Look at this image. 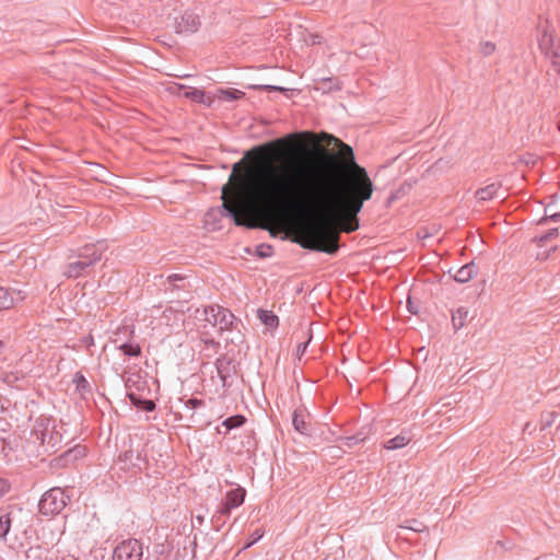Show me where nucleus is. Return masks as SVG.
Instances as JSON below:
<instances>
[{"instance_id": "e433bc0d", "label": "nucleus", "mask_w": 560, "mask_h": 560, "mask_svg": "<svg viewBox=\"0 0 560 560\" xmlns=\"http://www.w3.org/2000/svg\"><path fill=\"white\" fill-rule=\"evenodd\" d=\"M284 139H277V140H273V141H270V142H267L265 143L262 147H257L256 150H261V149H273L278 145H280L282 143Z\"/></svg>"}, {"instance_id": "5701e85b", "label": "nucleus", "mask_w": 560, "mask_h": 560, "mask_svg": "<svg viewBox=\"0 0 560 560\" xmlns=\"http://www.w3.org/2000/svg\"><path fill=\"white\" fill-rule=\"evenodd\" d=\"M13 301L9 290L0 287V311L10 308L13 305Z\"/></svg>"}, {"instance_id": "7c9ffc66", "label": "nucleus", "mask_w": 560, "mask_h": 560, "mask_svg": "<svg viewBox=\"0 0 560 560\" xmlns=\"http://www.w3.org/2000/svg\"><path fill=\"white\" fill-rule=\"evenodd\" d=\"M264 534L265 533L261 528H257L256 530H254L244 548L252 547L254 544H256L258 540L262 538Z\"/></svg>"}, {"instance_id": "c03bdc74", "label": "nucleus", "mask_w": 560, "mask_h": 560, "mask_svg": "<svg viewBox=\"0 0 560 560\" xmlns=\"http://www.w3.org/2000/svg\"><path fill=\"white\" fill-rule=\"evenodd\" d=\"M236 166H237V164H235V165H234L233 172H235ZM234 176H235V174H234V173H232V174H231V176H230V180H232V179L234 178Z\"/></svg>"}, {"instance_id": "0eeeda50", "label": "nucleus", "mask_w": 560, "mask_h": 560, "mask_svg": "<svg viewBox=\"0 0 560 560\" xmlns=\"http://www.w3.org/2000/svg\"><path fill=\"white\" fill-rule=\"evenodd\" d=\"M143 545L138 539H127L118 544L114 550V560H142Z\"/></svg>"}, {"instance_id": "09e8293b", "label": "nucleus", "mask_w": 560, "mask_h": 560, "mask_svg": "<svg viewBox=\"0 0 560 560\" xmlns=\"http://www.w3.org/2000/svg\"><path fill=\"white\" fill-rule=\"evenodd\" d=\"M334 89L339 90V89H340V86H339L338 84H336V85L334 86Z\"/></svg>"}, {"instance_id": "f03ea898", "label": "nucleus", "mask_w": 560, "mask_h": 560, "mask_svg": "<svg viewBox=\"0 0 560 560\" xmlns=\"http://www.w3.org/2000/svg\"><path fill=\"white\" fill-rule=\"evenodd\" d=\"M31 435L46 453H55L62 442V434L57 430L56 420L46 416L35 420Z\"/></svg>"}, {"instance_id": "4468645a", "label": "nucleus", "mask_w": 560, "mask_h": 560, "mask_svg": "<svg viewBox=\"0 0 560 560\" xmlns=\"http://www.w3.org/2000/svg\"><path fill=\"white\" fill-rule=\"evenodd\" d=\"M499 189H500V184L491 183V184L487 185L486 187L479 188L476 191L475 197L479 201H488V200H491L494 197H497Z\"/></svg>"}, {"instance_id": "c85d7f7f", "label": "nucleus", "mask_w": 560, "mask_h": 560, "mask_svg": "<svg viewBox=\"0 0 560 560\" xmlns=\"http://www.w3.org/2000/svg\"><path fill=\"white\" fill-rule=\"evenodd\" d=\"M171 317H173L174 320L177 323L184 320V318H183L184 314L182 312H178V311L173 310L172 307H168L163 312L162 318L166 319V324H168V320L171 319Z\"/></svg>"}, {"instance_id": "20e7f679", "label": "nucleus", "mask_w": 560, "mask_h": 560, "mask_svg": "<svg viewBox=\"0 0 560 560\" xmlns=\"http://www.w3.org/2000/svg\"><path fill=\"white\" fill-rule=\"evenodd\" d=\"M145 464V455L142 450L130 447L118 455L114 469L136 476L141 472Z\"/></svg>"}, {"instance_id": "39448f33", "label": "nucleus", "mask_w": 560, "mask_h": 560, "mask_svg": "<svg viewBox=\"0 0 560 560\" xmlns=\"http://www.w3.org/2000/svg\"><path fill=\"white\" fill-rule=\"evenodd\" d=\"M69 500L70 498L63 489L59 487L51 488L42 495L38 503L39 512L43 515L55 516L66 508Z\"/></svg>"}, {"instance_id": "412c9836", "label": "nucleus", "mask_w": 560, "mask_h": 560, "mask_svg": "<svg viewBox=\"0 0 560 560\" xmlns=\"http://www.w3.org/2000/svg\"><path fill=\"white\" fill-rule=\"evenodd\" d=\"M73 383L75 384L77 390L81 394H84L90 390V383L80 372L75 373L73 377Z\"/></svg>"}, {"instance_id": "37998d69", "label": "nucleus", "mask_w": 560, "mask_h": 560, "mask_svg": "<svg viewBox=\"0 0 560 560\" xmlns=\"http://www.w3.org/2000/svg\"><path fill=\"white\" fill-rule=\"evenodd\" d=\"M189 419H190V421H191L192 423H198V420L196 419L195 412H192V413L190 415Z\"/></svg>"}, {"instance_id": "bb28decb", "label": "nucleus", "mask_w": 560, "mask_h": 560, "mask_svg": "<svg viewBox=\"0 0 560 560\" xmlns=\"http://www.w3.org/2000/svg\"><path fill=\"white\" fill-rule=\"evenodd\" d=\"M11 528V517L10 514H3L0 516V538L5 539L8 533Z\"/></svg>"}, {"instance_id": "a211bd4d", "label": "nucleus", "mask_w": 560, "mask_h": 560, "mask_svg": "<svg viewBox=\"0 0 560 560\" xmlns=\"http://www.w3.org/2000/svg\"><path fill=\"white\" fill-rule=\"evenodd\" d=\"M118 349L127 357H139L141 354V348L138 343L126 342L120 345Z\"/></svg>"}, {"instance_id": "4c0bfd02", "label": "nucleus", "mask_w": 560, "mask_h": 560, "mask_svg": "<svg viewBox=\"0 0 560 560\" xmlns=\"http://www.w3.org/2000/svg\"><path fill=\"white\" fill-rule=\"evenodd\" d=\"M10 485L8 480L0 478V498L9 491Z\"/></svg>"}, {"instance_id": "f704fd0d", "label": "nucleus", "mask_w": 560, "mask_h": 560, "mask_svg": "<svg viewBox=\"0 0 560 560\" xmlns=\"http://www.w3.org/2000/svg\"><path fill=\"white\" fill-rule=\"evenodd\" d=\"M166 280L174 288H178V289L184 288V284H177L176 283L177 281H179V282H184L185 281V278L183 276H180V275H177V273L170 275Z\"/></svg>"}, {"instance_id": "dca6fc26", "label": "nucleus", "mask_w": 560, "mask_h": 560, "mask_svg": "<svg viewBox=\"0 0 560 560\" xmlns=\"http://www.w3.org/2000/svg\"><path fill=\"white\" fill-rule=\"evenodd\" d=\"M468 317V310L465 307H458L455 312L452 314V322L453 326L456 330L464 327L466 319Z\"/></svg>"}, {"instance_id": "7ed1b4c3", "label": "nucleus", "mask_w": 560, "mask_h": 560, "mask_svg": "<svg viewBox=\"0 0 560 560\" xmlns=\"http://www.w3.org/2000/svg\"><path fill=\"white\" fill-rule=\"evenodd\" d=\"M105 245L103 242L88 244L80 249L78 260L69 262L63 271L67 278H78L86 272L102 258Z\"/></svg>"}, {"instance_id": "a18cd8bd", "label": "nucleus", "mask_w": 560, "mask_h": 560, "mask_svg": "<svg viewBox=\"0 0 560 560\" xmlns=\"http://www.w3.org/2000/svg\"><path fill=\"white\" fill-rule=\"evenodd\" d=\"M410 304H411V303H410V300H408V310L410 311V313L416 314V311H413L412 308H410Z\"/></svg>"}, {"instance_id": "1a4fd4ad", "label": "nucleus", "mask_w": 560, "mask_h": 560, "mask_svg": "<svg viewBox=\"0 0 560 560\" xmlns=\"http://www.w3.org/2000/svg\"><path fill=\"white\" fill-rule=\"evenodd\" d=\"M201 26L199 16L194 12H185L176 20V32L182 34H192Z\"/></svg>"}, {"instance_id": "49530a36", "label": "nucleus", "mask_w": 560, "mask_h": 560, "mask_svg": "<svg viewBox=\"0 0 560 560\" xmlns=\"http://www.w3.org/2000/svg\"><path fill=\"white\" fill-rule=\"evenodd\" d=\"M145 560H162V559H161L160 557H155V558H153V559H150V558L148 557V558H145Z\"/></svg>"}, {"instance_id": "aec40b11", "label": "nucleus", "mask_w": 560, "mask_h": 560, "mask_svg": "<svg viewBox=\"0 0 560 560\" xmlns=\"http://www.w3.org/2000/svg\"><path fill=\"white\" fill-rule=\"evenodd\" d=\"M401 529H409L416 533H423L427 530V526L418 520H407L399 526Z\"/></svg>"}, {"instance_id": "423d86ee", "label": "nucleus", "mask_w": 560, "mask_h": 560, "mask_svg": "<svg viewBox=\"0 0 560 560\" xmlns=\"http://www.w3.org/2000/svg\"><path fill=\"white\" fill-rule=\"evenodd\" d=\"M246 491L242 487H237L226 492L224 501L219 505L214 518L217 522H224L232 512V510L241 506L244 503Z\"/></svg>"}, {"instance_id": "2f4dec72", "label": "nucleus", "mask_w": 560, "mask_h": 560, "mask_svg": "<svg viewBox=\"0 0 560 560\" xmlns=\"http://www.w3.org/2000/svg\"><path fill=\"white\" fill-rule=\"evenodd\" d=\"M203 406H205V401L201 399H197V398H190L185 402V408L187 410H191V411H194L200 407H203Z\"/></svg>"}, {"instance_id": "a19ab883", "label": "nucleus", "mask_w": 560, "mask_h": 560, "mask_svg": "<svg viewBox=\"0 0 560 560\" xmlns=\"http://www.w3.org/2000/svg\"><path fill=\"white\" fill-rule=\"evenodd\" d=\"M553 420H555V415L553 413H549L548 415V418L546 419L545 421V425L544 427H549L553 423Z\"/></svg>"}, {"instance_id": "ea45409f", "label": "nucleus", "mask_w": 560, "mask_h": 560, "mask_svg": "<svg viewBox=\"0 0 560 560\" xmlns=\"http://www.w3.org/2000/svg\"><path fill=\"white\" fill-rule=\"evenodd\" d=\"M550 219L551 221L559 222L560 221V212L552 213L546 217L545 220Z\"/></svg>"}, {"instance_id": "6ab92c4d", "label": "nucleus", "mask_w": 560, "mask_h": 560, "mask_svg": "<svg viewBox=\"0 0 560 560\" xmlns=\"http://www.w3.org/2000/svg\"><path fill=\"white\" fill-rule=\"evenodd\" d=\"M25 560H46L45 551L40 546H32L25 551Z\"/></svg>"}, {"instance_id": "b1692460", "label": "nucleus", "mask_w": 560, "mask_h": 560, "mask_svg": "<svg viewBox=\"0 0 560 560\" xmlns=\"http://www.w3.org/2000/svg\"><path fill=\"white\" fill-rule=\"evenodd\" d=\"M259 318L268 327H276L279 323L278 317L268 311H260Z\"/></svg>"}, {"instance_id": "c9c22d12", "label": "nucleus", "mask_w": 560, "mask_h": 560, "mask_svg": "<svg viewBox=\"0 0 560 560\" xmlns=\"http://www.w3.org/2000/svg\"><path fill=\"white\" fill-rule=\"evenodd\" d=\"M558 234V229H552L539 238V243L541 245L546 244L548 241H550L552 237H555Z\"/></svg>"}, {"instance_id": "58836bf2", "label": "nucleus", "mask_w": 560, "mask_h": 560, "mask_svg": "<svg viewBox=\"0 0 560 560\" xmlns=\"http://www.w3.org/2000/svg\"><path fill=\"white\" fill-rule=\"evenodd\" d=\"M308 340H311V338H310ZM308 342H310V341L302 342V343H300V345L298 346L296 352H298V354H299L300 357H301V355H303V354H304V352L306 351L307 346H308Z\"/></svg>"}, {"instance_id": "6e6552de", "label": "nucleus", "mask_w": 560, "mask_h": 560, "mask_svg": "<svg viewBox=\"0 0 560 560\" xmlns=\"http://www.w3.org/2000/svg\"><path fill=\"white\" fill-rule=\"evenodd\" d=\"M537 42L538 47L545 57L560 49V44L556 43L553 34L547 26L538 27Z\"/></svg>"}, {"instance_id": "72a5a7b5", "label": "nucleus", "mask_w": 560, "mask_h": 560, "mask_svg": "<svg viewBox=\"0 0 560 560\" xmlns=\"http://www.w3.org/2000/svg\"><path fill=\"white\" fill-rule=\"evenodd\" d=\"M185 96H186L187 98H190V100L196 101V102H202V101H203L205 93H203V91H201V90L194 89V90H192V91H190V92H186V93H185Z\"/></svg>"}, {"instance_id": "f3484780", "label": "nucleus", "mask_w": 560, "mask_h": 560, "mask_svg": "<svg viewBox=\"0 0 560 560\" xmlns=\"http://www.w3.org/2000/svg\"><path fill=\"white\" fill-rule=\"evenodd\" d=\"M245 421H246L245 417L241 416V415H236V416L226 418L222 422V425L225 427V429H226L224 433L226 434L232 429L242 427L245 423Z\"/></svg>"}, {"instance_id": "9b49d317", "label": "nucleus", "mask_w": 560, "mask_h": 560, "mask_svg": "<svg viewBox=\"0 0 560 560\" xmlns=\"http://www.w3.org/2000/svg\"><path fill=\"white\" fill-rule=\"evenodd\" d=\"M308 415L303 409H295L292 415V423L294 429L304 435L308 434V422H307Z\"/></svg>"}, {"instance_id": "c756f323", "label": "nucleus", "mask_w": 560, "mask_h": 560, "mask_svg": "<svg viewBox=\"0 0 560 560\" xmlns=\"http://www.w3.org/2000/svg\"><path fill=\"white\" fill-rule=\"evenodd\" d=\"M84 455H85V447L81 446V445H78V446L73 447L72 450H69L66 453V456L68 458H72V459H77L79 457H83Z\"/></svg>"}, {"instance_id": "4be33fe9", "label": "nucleus", "mask_w": 560, "mask_h": 560, "mask_svg": "<svg viewBox=\"0 0 560 560\" xmlns=\"http://www.w3.org/2000/svg\"><path fill=\"white\" fill-rule=\"evenodd\" d=\"M132 402L144 411L151 412L155 409L156 405L151 399H140L133 395H130Z\"/></svg>"}, {"instance_id": "9d476101", "label": "nucleus", "mask_w": 560, "mask_h": 560, "mask_svg": "<svg viewBox=\"0 0 560 560\" xmlns=\"http://www.w3.org/2000/svg\"><path fill=\"white\" fill-rule=\"evenodd\" d=\"M221 307L222 306H220V305H209V306L203 307L201 311L197 310L198 318L200 320H205L209 325L215 327V326H218V322H219L218 319H219V314L221 312Z\"/></svg>"}, {"instance_id": "de8ad7c7", "label": "nucleus", "mask_w": 560, "mask_h": 560, "mask_svg": "<svg viewBox=\"0 0 560 560\" xmlns=\"http://www.w3.org/2000/svg\"><path fill=\"white\" fill-rule=\"evenodd\" d=\"M3 347H4V343H3V341L0 340V351L3 349Z\"/></svg>"}, {"instance_id": "2eb2a0df", "label": "nucleus", "mask_w": 560, "mask_h": 560, "mask_svg": "<svg viewBox=\"0 0 560 560\" xmlns=\"http://www.w3.org/2000/svg\"><path fill=\"white\" fill-rule=\"evenodd\" d=\"M411 439L412 438L409 433L402 432V433L396 435L395 438L386 441L384 444V447L386 450H390V451L398 450V448H401V447L408 445L410 443Z\"/></svg>"}, {"instance_id": "f8f14e48", "label": "nucleus", "mask_w": 560, "mask_h": 560, "mask_svg": "<svg viewBox=\"0 0 560 560\" xmlns=\"http://www.w3.org/2000/svg\"><path fill=\"white\" fill-rule=\"evenodd\" d=\"M218 327L221 331L236 328L237 319L228 308L221 307Z\"/></svg>"}, {"instance_id": "473e14b6", "label": "nucleus", "mask_w": 560, "mask_h": 560, "mask_svg": "<svg viewBox=\"0 0 560 560\" xmlns=\"http://www.w3.org/2000/svg\"><path fill=\"white\" fill-rule=\"evenodd\" d=\"M495 45L492 42H483L480 44V52L483 56H490L494 52Z\"/></svg>"}, {"instance_id": "79ce46f5", "label": "nucleus", "mask_w": 560, "mask_h": 560, "mask_svg": "<svg viewBox=\"0 0 560 560\" xmlns=\"http://www.w3.org/2000/svg\"><path fill=\"white\" fill-rule=\"evenodd\" d=\"M203 341H205L206 345H209V346H212V347L219 346V343L215 342L213 339H205Z\"/></svg>"}, {"instance_id": "f257e3e1", "label": "nucleus", "mask_w": 560, "mask_h": 560, "mask_svg": "<svg viewBox=\"0 0 560 560\" xmlns=\"http://www.w3.org/2000/svg\"><path fill=\"white\" fill-rule=\"evenodd\" d=\"M339 153H320L314 163H288L268 166L262 180L245 196L225 199V215L237 226L256 228L254 218L285 224L292 242L302 248L335 255L340 232L359 229L358 214L370 200L374 185L364 167L355 162L353 150L329 136Z\"/></svg>"}, {"instance_id": "cd10ccee", "label": "nucleus", "mask_w": 560, "mask_h": 560, "mask_svg": "<svg viewBox=\"0 0 560 560\" xmlns=\"http://www.w3.org/2000/svg\"><path fill=\"white\" fill-rule=\"evenodd\" d=\"M364 440H365V435L362 432H359L355 435H350V436H346V438L341 439L342 444L348 447H352V446L363 442Z\"/></svg>"}, {"instance_id": "a878e982", "label": "nucleus", "mask_w": 560, "mask_h": 560, "mask_svg": "<svg viewBox=\"0 0 560 560\" xmlns=\"http://www.w3.org/2000/svg\"><path fill=\"white\" fill-rule=\"evenodd\" d=\"M221 96L224 101H235L245 96V93L236 89L221 90Z\"/></svg>"}, {"instance_id": "393cba45", "label": "nucleus", "mask_w": 560, "mask_h": 560, "mask_svg": "<svg viewBox=\"0 0 560 560\" xmlns=\"http://www.w3.org/2000/svg\"><path fill=\"white\" fill-rule=\"evenodd\" d=\"M230 364L229 361L225 360V358H219L217 359L215 361V368H217V372H218V375L219 377L221 378V381L223 382V384H225L226 382V377H228V371H226V366Z\"/></svg>"}, {"instance_id": "ddd939ff", "label": "nucleus", "mask_w": 560, "mask_h": 560, "mask_svg": "<svg viewBox=\"0 0 560 560\" xmlns=\"http://www.w3.org/2000/svg\"><path fill=\"white\" fill-rule=\"evenodd\" d=\"M478 272V267L474 262L462 266L454 275V280L459 283H466Z\"/></svg>"}]
</instances>
